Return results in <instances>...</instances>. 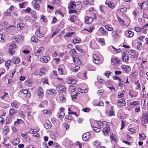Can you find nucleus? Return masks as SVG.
<instances>
[{"label":"nucleus","mask_w":148,"mask_h":148,"mask_svg":"<svg viewBox=\"0 0 148 148\" xmlns=\"http://www.w3.org/2000/svg\"><path fill=\"white\" fill-rule=\"evenodd\" d=\"M42 2L41 0H35L32 1V4L35 9L39 10L40 8V5Z\"/></svg>","instance_id":"obj_1"},{"label":"nucleus","mask_w":148,"mask_h":148,"mask_svg":"<svg viewBox=\"0 0 148 148\" xmlns=\"http://www.w3.org/2000/svg\"><path fill=\"white\" fill-rule=\"evenodd\" d=\"M16 46L15 44L14 43L11 44L9 46V52L11 54H13L14 52Z\"/></svg>","instance_id":"obj_2"},{"label":"nucleus","mask_w":148,"mask_h":148,"mask_svg":"<svg viewBox=\"0 0 148 148\" xmlns=\"http://www.w3.org/2000/svg\"><path fill=\"white\" fill-rule=\"evenodd\" d=\"M141 120L144 123L148 122V112H146L143 115Z\"/></svg>","instance_id":"obj_3"},{"label":"nucleus","mask_w":148,"mask_h":148,"mask_svg":"<svg viewBox=\"0 0 148 148\" xmlns=\"http://www.w3.org/2000/svg\"><path fill=\"white\" fill-rule=\"evenodd\" d=\"M50 58L48 56H43L40 58V60L43 63H47L50 60Z\"/></svg>","instance_id":"obj_4"},{"label":"nucleus","mask_w":148,"mask_h":148,"mask_svg":"<svg viewBox=\"0 0 148 148\" xmlns=\"http://www.w3.org/2000/svg\"><path fill=\"white\" fill-rule=\"evenodd\" d=\"M111 61L112 63V64L114 65L119 64L120 62L119 59L115 57L112 58Z\"/></svg>","instance_id":"obj_5"},{"label":"nucleus","mask_w":148,"mask_h":148,"mask_svg":"<svg viewBox=\"0 0 148 148\" xmlns=\"http://www.w3.org/2000/svg\"><path fill=\"white\" fill-rule=\"evenodd\" d=\"M110 131V128L109 127L106 126L103 129L102 131L104 134L105 136H108V133Z\"/></svg>","instance_id":"obj_6"},{"label":"nucleus","mask_w":148,"mask_h":148,"mask_svg":"<svg viewBox=\"0 0 148 148\" xmlns=\"http://www.w3.org/2000/svg\"><path fill=\"white\" fill-rule=\"evenodd\" d=\"M85 22L86 23H91L93 21V18L91 17L88 16L85 17Z\"/></svg>","instance_id":"obj_7"},{"label":"nucleus","mask_w":148,"mask_h":148,"mask_svg":"<svg viewBox=\"0 0 148 148\" xmlns=\"http://www.w3.org/2000/svg\"><path fill=\"white\" fill-rule=\"evenodd\" d=\"M90 136V134L89 132H86L82 135V138L83 140L87 141L89 138Z\"/></svg>","instance_id":"obj_8"},{"label":"nucleus","mask_w":148,"mask_h":148,"mask_svg":"<svg viewBox=\"0 0 148 148\" xmlns=\"http://www.w3.org/2000/svg\"><path fill=\"white\" fill-rule=\"evenodd\" d=\"M125 34L126 36L131 38L134 35V33L133 32L130 30H128L125 31Z\"/></svg>","instance_id":"obj_9"},{"label":"nucleus","mask_w":148,"mask_h":148,"mask_svg":"<svg viewBox=\"0 0 148 148\" xmlns=\"http://www.w3.org/2000/svg\"><path fill=\"white\" fill-rule=\"evenodd\" d=\"M118 105L121 106H124L125 105V100L124 99H119L118 101Z\"/></svg>","instance_id":"obj_10"},{"label":"nucleus","mask_w":148,"mask_h":148,"mask_svg":"<svg viewBox=\"0 0 148 148\" xmlns=\"http://www.w3.org/2000/svg\"><path fill=\"white\" fill-rule=\"evenodd\" d=\"M17 112V110L13 108H11L9 110V115L12 117Z\"/></svg>","instance_id":"obj_11"},{"label":"nucleus","mask_w":148,"mask_h":148,"mask_svg":"<svg viewBox=\"0 0 148 148\" xmlns=\"http://www.w3.org/2000/svg\"><path fill=\"white\" fill-rule=\"evenodd\" d=\"M37 94L38 96L40 98H42L43 96L44 95L43 90L41 87H39L38 88Z\"/></svg>","instance_id":"obj_12"},{"label":"nucleus","mask_w":148,"mask_h":148,"mask_svg":"<svg viewBox=\"0 0 148 148\" xmlns=\"http://www.w3.org/2000/svg\"><path fill=\"white\" fill-rule=\"evenodd\" d=\"M14 6L11 5L10 7L5 12L4 14L6 16H10V13L11 12L12 10L14 8Z\"/></svg>","instance_id":"obj_13"},{"label":"nucleus","mask_w":148,"mask_h":148,"mask_svg":"<svg viewBox=\"0 0 148 148\" xmlns=\"http://www.w3.org/2000/svg\"><path fill=\"white\" fill-rule=\"evenodd\" d=\"M11 104L12 107L18 108L20 105V103L17 101L14 100L11 102Z\"/></svg>","instance_id":"obj_14"},{"label":"nucleus","mask_w":148,"mask_h":148,"mask_svg":"<svg viewBox=\"0 0 148 148\" xmlns=\"http://www.w3.org/2000/svg\"><path fill=\"white\" fill-rule=\"evenodd\" d=\"M44 50V48L43 47H40L37 51V52L35 53V56H38L40 53H42Z\"/></svg>","instance_id":"obj_15"},{"label":"nucleus","mask_w":148,"mask_h":148,"mask_svg":"<svg viewBox=\"0 0 148 148\" xmlns=\"http://www.w3.org/2000/svg\"><path fill=\"white\" fill-rule=\"evenodd\" d=\"M60 112L59 113V115L58 116L59 118H63L65 115V113L64 112V109L63 108H61L60 109Z\"/></svg>","instance_id":"obj_16"},{"label":"nucleus","mask_w":148,"mask_h":148,"mask_svg":"<svg viewBox=\"0 0 148 148\" xmlns=\"http://www.w3.org/2000/svg\"><path fill=\"white\" fill-rule=\"evenodd\" d=\"M76 4L78 5L77 3H75L74 4L73 2H70L68 5V8L69 9H73L75 8H77V7L76 6Z\"/></svg>","instance_id":"obj_17"},{"label":"nucleus","mask_w":148,"mask_h":148,"mask_svg":"<svg viewBox=\"0 0 148 148\" xmlns=\"http://www.w3.org/2000/svg\"><path fill=\"white\" fill-rule=\"evenodd\" d=\"M122 69L125 72H128L131 70L130 68L128 66L125 65H122L121 66Z\"/></svg>","instance_id":"obj_18"},{"label":"nucleus","mask_w":148,"mask_h":148,"mask_svg":"<svg viewBox=\"0 0 148 148\" xmlns=\"http://www.w3.org/2000/svg\"><path fill=\"white\" fill-rule=\"evenodd\" d=\"M56 90L58 91L64 92L66 90V88L64 86L60 85L56 88Z\"/></svg>","instance_id":"obj_19"},{"label":"nucleus","mask_w":148,"mask_h":148,"mask_svg":"<svg viewBox=\"0 0 148 148\" xmlns=\"http://www.w3.org/2000/svg\"><path fill=\"white\" fill-rule=\"evenodd\" d=\"M106 4L111 9L114 8L115 6V4L111 1H109L108 2L106 1Z\"/></svg>","instance_id":"obj_20"},{"label":"nucleus","mask_w":148,"mask_h":148,"mask_svg":"<svg viewBox=\"0 0 148 148\" xmlns=\"http://www.w3.org/2000/svg\"><path fill=\"white\" fill-rule=\"evenodd\" d=\"M93 61L96 64H98L99 62V60L96 54H94L93 55Z\"/></svg>","instance_id":"obj_21"},{"label":"nucleus","mask_w":148,"mask_h":148,"mask_svg":"<svg viewBox=\"0 0 148 148\" xmlns=\"http://www.w3.org/2000/svg\"><path fill=\"white\" fill-rule=\"evenodd\" d=\"M99 30L101 31L102 35L105 36L108 35V32L105 30L103 27H100L99 28Z\"/></svg>","instance_id":"obj_22"},{"label":"nucleus","mask_w":148,"mask_h":148,"mask_svg":"<svg viewBox=\"0 0 148 148\" xmlns=\"http://www.w3.org/2000/svg\"><path fill=\"white\" fill-rule=\"evenodd\" d=\"M76 82L75 80L72 79L70 77L68 78L66 80V82L68 84H74Z\"/></svg>","instance_id":"obj_23"},{"label":"nucleus","mask_w":148,"mask_h":148,"mask_svg":"<svg viewBox=\"0 0 148 148\" xmlns=\"http://www.w3.org/2000/svg\"><path fill=\"white\" fill-rule=\"evenodd\" d=\"M122 60L125 62L128 61L129 60V57L125 53H123L122 56Z\"/></svg>","instance_id":"obj_24"},{"label":"nucleus","mask_w":148,"mask_h":148,"mask_svg":"<svg viewBox=\"0 0 148 148\" xmlns=\"http://www.w3.org/2000/svg\"><path fill=\"white\" fill-rule=\"evenodd\" d=\"M35 34L36 36L39 38L42 37L44 36V35L43 34L40 33V29L39 28L37 29L36 32Z\"/></svg>","instance_id":"obj_25"},{"label":"nucleus","mask_w":148,"mask_h":148,"mask_svg":"<svg viewBox=\"0 0 148 148\" xmlns=\"http://www.w3.org/2000/svg\"><path fill=\"white\" fill-rule=\"evenodd\" d=\"M20 142V140L18 138H17L14 139L12 143L14 146H16Z\"/></svg>","instance_id":"obj_26"},{"label":"nucleus","mask_w":148,"mask_h":148,"mask_svg":"<svg viewBox=\"0 0 148 148\" xmlns=\"http://www.w3.org/2000/svg\"><path fill=\"white\" fill-rule=\"evenodd\" d=\"M16 28V27L13 25H11L10 26L8 27L6 29V31L8 32H12L13 30H14Z\"/></svg>","instance_id":"obj_27"},{"label":"nucleus","mask_w":148,"mask_h":148,"mask_svg":"<svg viewBox=\"0 0 148 148\" xmlns=\"http://www.w3.org/2000/svg\"><path fill=\"white\" fill-rule=\"evenodd\" d=\"M47 93L49 95H53L56 93V91L54 89L47 90L46 91Z\"/></svg>","instance_id":"obj_28"},{"label":"nucleus","mask_w":148,"mask_h":148,"mask_svg":"<svg viewBox=\"0 0 148 148\" xmlns=\"http://www.w3.org/2000/svg\"><path fill=\"white\" fill-rule=\"evenodd\" d=\"M12 62L15 64H18L20 62L19 59L17 57H14L12 59Z\"/></svg>","instance_id":"obj_29"},{"label":"nucleus","mask_w":148,"mask_h":148,"mask_svg":"<svg viewBox=\"0 0 148 148\" xmlns=\"http://www.w3.org/2000/svg\"><path fill=\"white\" fill-rule=\"evenodd\" d=\"M10 117H7L6 118V124L10 123L12 122V119L13 118V116H10Z\"/></svg>","instance_id":"obj_30"},{"label":"nucleus","mask_w":148,"mask_h":148,"mask_svg":"<svg viewBox=\"0 0 148 148\" xmlns=\"http://www.w3.org/2000/svg\"><path fill=\"white\" fill-rule=\"evenodd\" d=\"M106 114L107 116H112L114 115V111L112 107H111V109L110 111H107Z\"/></svg>","instance_id":"obj_31"},{"label":"nucleus","mask_w":148,"mask_h":148,"mask_svg":"<svg viewBox=\"0 0 148 148\" xmlns=\"http://www.w3.org/2000/svg\"><path fill=\"white\" fill-rule=\"evenodd\" d=\"M73 62L75 63H77L78 64H80L81 62L80 59L78 58H76L73 56Z\"/></svg>","instance_id":"obj_32"},{"label":"nucleus","mask_w":148,"mask_h":148,"mask_svg":"<svg viewBox=\"0 0 148 148\" xmlns=\"http://www.w3.org/2000/svg\"><path fill=\"white\" fill-rule=\"evenodd\" d=\"M17 27L20 29H23L25 27V25L23 23H18L17 25Z\"/></svg>","instance_id":"obj_33"},{"label":"nucleus","mask_w":148,"mask_h":148,"mask_svg":"<svg viewBox=\"0 0 148 148\" xmlns=\"http://www.w3.org/2000/svg\"><path fill=\"white\" fill-rule=\"evenodd\" d=\"M79 69H80V67L79 66H76L74 68H71V70L73 72H76L78 71V70H79Z\"/></svg>","instance_id":"obj_34"},{"label":"nucleus","mask_w":148,"mask_h":148,"mask_svg":"<svg viewBox=\"0 0 148 148\" xmlns=\"http://www.w3.org/2000/svg\"><path fill=\"white\" fill-rule=\"evenodd\" d=\"M59 99H60V102L61 103H63L65 102L66 101L65 98L64 97L63 95H61L59 97Z\"/></svg>","instance_id":"obj_35"},{"label":"nucleus","mask_w":148,"mask_h":148,"mask_svg":"<svg viewBox=\"0 0 148 148\" xmlns=\"http://www.w3.org/2000/svg\"><path fill=\"white\" fill-rule=\"evenodd\" d=\"M46 71V69L45 67H42L40 69V75H44Z\"/></svg>","instance_id":"obj_36"},{"label":"nucleus","mask_w":148,"mask_h":148,"mask_svg":"<svg viewBox=\"0 0 148 148\" xmlns=\"http://www.w3.org/2000/svg\"><path fill=\"white\" fill-rule=\"evenodd\" d=\"M94 146L95 147L97 148L100 145V143L97 140L95 141L93 143Z\"/></svg>","instance_id":"obj_37"},{"label":"nucleus","mask_w":148,"mask_h":148,"mask_svg":"<svg viewBox=\"0 0 148 148\" xmlns=\"http://www.w3.org/2000/svg\"><path fill=\"white\" fill-rule=\"evenodd\" d=\"M25 84L27 86L30 87L32 85V83L30 80H27L25 82Z\"/></svg>","instance_id":"obj_38"},{"label":"nucleus","mask_w":148,"mask_h":148,"mask_svg":"<svg viewBox=\"0 0 148 148\" xmlns=\"http://www.w3.org/2000/svg\"><path fill=\"white\" fill-rule=\"evenodd\" d=\"M70 53L72 56H76V52L74 49H72L70 51Z\"/></svg>","instance_id":"obj_39"},{"label":"nucleus","mask_w":148,"mask_h":148,"mask_svg":"<svg viewBox=\"0 0 148 148\" xmlns=\"http://www.w3.org/2000/svg\"><path fill=\"white\" fill-rule=\"evenodd\" d=\"M74 34V32H69L67 33L66 35L64 36V37L65 38L71 37V36Z\"/></svg>","instance_id":"obj_40"},{"label":"nucleus","mask_w":148,"mask_h":148,"mask_svg":"<svg viewBox=\"0 0 148 148\" xmlns=\"http://www.w3.org/2000/svg\"><path fill=\"white\" fill-rule=\"evenodd\" d=\"M75 87L73 86H70L69 88V91L71 92H73L75 91Z\"/></svg>","instance_id":"obj_41"},{"label":"nucleus","mask_w":148,"mask_h":148,"mask_svg":"<svg viewBox=\"0 0 148 148\" xmlns=\"http://www.w3.org/2000/svg\"><path fill=\"white\" fill-rule=\"evenodd\" d=\"M91 126L93 130L96 132H99L101 130V129L100 128L94 127L92 126Z\"/></svg>","instance_id":"obj_42"},{"label":"nucleus","mask_w":148,"mask_h":148,"mask_svg":"<svg viewBox=\"0 0 148 148\" xmlns=\"http://www.w3.org/2000/svg\"><path fill=\"white\" fill-rule=\"evenodd\" d=\"M31 40L34 42H38V39L35 36H32L31 38Z\"/></svg>","instance_id":"obj_43"},{"label":"nucleus","mask_w":148,"mask_h":148,"mask_svg":"<svg viewBox=\"0 0 148 148\" xmlns=\"http://www.w3.org/2000/svg\"><path fill=\"white\" fill-rule=\"evenodd\" d=\"M43 112L45 114H47L49 115H50L51 114V113L49 110H43Z\"/></svg>","instance_id":"obj_44"},{"label":"nucleus","mask_w":148,"mask_h":148,"mask_svg":"<svg viewBox=\"0 0 148 148\" xmlns=\"http://www.w3.org/2000/svg\"><path fill=\"white\" fill-rule=\"evenodd\" d=\"M95 29L93 27H90L87 28V29H84L85 30L88 31L89 32H92V30Z\"/></svg>","instance_id":"obj_45"},{"label":"nucleus","mask_w":148,"mask_h":148,"mask_svg":"<svg viewBox=\"0 0 148 148\" xmlns=\"http://www.w3.org/2000/svg\"><path fill=\"white\" fill-rule=\"evenodd\" d=\"M44 127L46 129H47L51 127V123H50L49 124L47 123L45 124L44 125Z\"/></svg>","instance_id":"obj_46"},{"label":"nucleus","mask_w":148,"mask_h":148,"mask_svg":"<svg viewBox=\"0 0 148 148\" xmlns=\"http://www.w3.org/2000/svg\"><path fill=\"white\" fill-rule=\"evenodd\" d=\"M124 90H123L121 92H120L118 95V98H121L123 97L124 96Z\"/></svg>","instance_id":"obj_47"},{"label":"nucleus","mask_w":148,"mask_h":148,"mask_svg":"<svg viewBox=\"0 0 148 148\" xmlns=\"http://www.w3.org/2000/svg\"><path fill=\"white\" fill-rule=\"evenodd\" d=\"M58 71L60 75H62L63 74V70L61 68L59 67L58 69Z\"/></svg>","instance_id":"obj_48"},{"label":"nucleus","mask_w":148,"mask_h":148,"mask_svg":"<svg viewBox=\"0 0 148 148\" xmlns=\"http://www.w3.org/2000/svg\"><path fill=\"white\" fill-rule=\"evenodd\" d=\"M140 138L141 140H143L145 138V135L144 134H139Z\"/></svg>","instance_id":"obj_49"},{"label":"nucleus","mask_w":148,"mask_h":148,"mask_svg":"<svg viewBox=\"0 0 148 148\" xmlns=\"http://www.w3.org/2000/svg\"><path fill=\"white\" fill-rule=\"evenodd\" d=\"M106 29L110 31H112L113 30V28L109 27L108 25H106L105 26Z\"/></svg>","instance_id":"obj_50"},{"label":"nucleus","mask_w":148,"mask_h":148,"mask_svg":"<svg viewBox=\"0 0 148 148\" xmlns=\"http://www.w3.org/2000/svg\"><path fill=\"white\" fill-rule=\"evenodd\" d=\"M20 92L24 94H28V90L27 89H24V90H21Z\"/></svg>","instance_id":"obj_51"},{"label":"nucleus","mask_w":148,"mask_h":148,"mask_svg":"<svg viewBox=\"0 0 148 148\" xmlns=\"http://www.w3.org/2000/svg\"><path fill=\"white\" fill-rule=\"evenodd\" d=\"M110 138L111 140L115 141V135L112 133L110 134Z\"/></svg>","instance_id":"obj_52"},{"label":"nucleus","mask_w":148,"mask_h":148,"mask_svg":"<svg viewBox=\"0 0 148 148\" xmlns=\"http://www.w3.org/2000/svg\"><path fill=\"white\" fill-rule=\"evenodd\" d=\"M23 121L22 119H17V121L14 122V124L15 125L16 124H19L20 123H22L23 122Z\"/></svg>","instance_id":"obj_53"},{"label":"nucleus","mask_w":148,"mask_h":148,"mask_svg":"<svg viewBox=\"0 0 148 148\" xmlns=\"http://www.w3.org/2000/svg\"><path fill=\"white\" fill-rule=\"evenodd\" d=\"M81 41L80 40H78L77 39L75 38L73 40V43L74 44L79 43Z\"/></svg>","instance_id":"obj_54"},{"label":"nucleus","mask_w":148,"mask_h":148,"mask_svg":"<svg viewBox=\"0 0 148 148\" xmlns=\"http://www.w3.org/2000/svg\"><path fill=\"white\" fill-rule=\"evenodd\" d=\"M88 69L90 71H94L96 70V68L93 66H91L90 67H88Z\"/></svg>","instance_id":"obj_55"},{"label":"nucleus","mask_w":148,"mask_h":148,"mask_svg":"<svg viewBox=\"0 0 148 148\" xmlns=\"http://www.w3.org/2000/svg\"><path fill=\"white\" fill-rule=\"evenodd\" d=\"M131 52L130 53V54L131 56V57L133 58L134 57L135 55V53L134 51L132 50H131Z\"/></svg>","instance_id":"obj_56"},{"label":"nucleus","mask_w":148,"mask_h":148,"mask_svg":"<svg viewBox=\"0 0 148 148\" xmlns=\"http://www.w3.org/2000/svg\"><path fill=\"white\" fill-rule=\"evenodd\" d=\"M97 79L98 82L102 84H104L105 83V81L102 79L99 78H97Z\"/></svg>","instance_id":"obj_57"},{"label":"nucleus","mask_w":148,"mask_h":148,"mask_svg":"<svg viewBox=\"0 0 148 148\" xmlns=\"http://www.w3.org/2000/svg\"><path fill=\"white\" fill-rule=\"evenodd\" d=\"M4 36L2 34H0V41L1 42H3L4 41Z\"/></svg>","instance_id":"obj_58"},{"label":"nucleus","mask_w":148,"mask_h":148,"mask_svg":"<svg viewBox=\"0 0 148 148\" xmlns=\"http://www.w3.org/2000/svg\"><path fill=\"white\" fill-rule=\"evenodd\" d=\"M127 10V8L125 7H123L120 9V11L122 12H126Z\"/></svg>","instance_id":"obj_59"},{"label":"nucleus","mask_w":148,"mask_h":148,"mask_svg":"<svg viewBox=\"0 0 148 148\" xmlns=\"http://www.w3.org/2000/svg\"><path fill=\"white\" fill-rule=\"evenodd\" d=\"M135 84L136 85L137 87H136V89H138L140 87V84L138 80L136 82H135Z\"/></svg>","instance_id":"obj_60"},{"label":"nucleus","mask_w":148,"mask_h":148,"mask_svg":"<svg viewBox=\"0 0 148 148\" xmlns=\"http://www.w3.org/2000/svg\"><path fill=\"white\" fill-rule=\"evenodd\" d=\"M97 124L99 126V127L100 128H102L103 126V123L101 121H97Z\"/></svg>","instance_id":"obj_61"},{"label":"nucleus","mask_w":148,"mask_h":148,"mask_svg":"<svg viewBox=\"0 0 148 148\" xmlns=\"http://www.w3.org/2000/svg\"><path fill=\"white\" fill-rule=\"evenodd\" d=\"M11 62V61H7L5 63V65L6 66H7L8 67H8L10 65V62Z\"/></svg>","instance_id":"obj_62"},{"label":"nucleus","mask_w":148,"mask_h":148,"mask_svg":"<svg viewBox=\"0 0 148 148\" xmlns=\"http://www.w3.org/2000/svg\"><path fill=\"white\" fill-rule=\"evenodd\" d=\"M138 103L139 102L138 101H135L133 102H131L130 103V105L132 106H135L138 104Z\"/></svg>","instance_id":"obj_63"},{"label":"nucleus","mask_w":148,"mask_h":148,"mask_svg":"<svg viewBox=\"0 0 148 148\" xmlns=\"http://www.w3.org/2000/svg\"><path fill=\"white\" fill-rule=\"evenodd\" d=\"M16 72V70L15 69H12L11 71L12 76L11 77L12 78L13 77L14 75Z\"/></svg>","instance_id":"obj_64"}]
</instances>
